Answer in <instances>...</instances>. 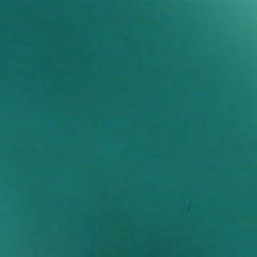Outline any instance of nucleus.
<instances>
[{
	"mask_svg": "<svg viewBox=\"0 0 257 257\" xmlns=\"http://www.w3.org/2000/svg\"><path fill=\"white\" fill-rule=\"evenodd\" d=\"M60 122H64V0H60Z\"/></svg>",
	"mask_w": 257,
	"mask_h": 257,
	"instance_id": "nucleus-1",
	"label": "nucleus"
},
{
	"mask_svg": "<svg viewBox=\"0 0 257 257\" xmlns=\"http://www.w3.org/2000/svg\"><path fill=\"white\" fill-rule=\"evenodd\" d=\"M65 26H66V20H65ZM66 35H65V36ZM66 73V69H65V74ZM66 90V85H65V90ZM66 106V102L65 101V106ZM66 118V116H65V118Z\"/></svg>",
	"mask_w": 257,
	"mask_h": 257,
	"instance_id": "nucleus-2",
	"label": "nucleus"
},
{
	"mask_svg": "<svg viewBox=\"0 0 257 257\" xmlns=\"http://www.w3.org/2000/svg\"><path fill=\"white\" fill-rule=\"evenodd\" d=\"M65 244L66 243V241L65 242Z\"/></svg>",
	"mask_w": 257,
	"mask_h": 257,
	"instance_id": "nucleus-3",
	"label": "nucleus"
}]
</instances>
